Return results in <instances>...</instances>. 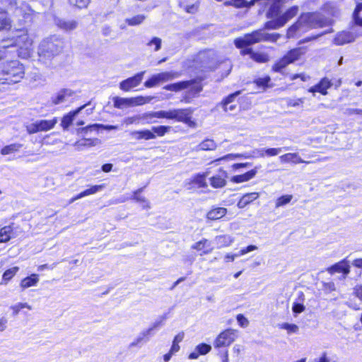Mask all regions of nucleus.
Listing matches in <instances>:
<instances>
[{"label": "nucleus", "instance_id": "obj_1", "mask_svg": "<svg viewBox=\"0 0 362 362\" xmlns=\"http://www.w3.org/2000/svg\"><path fill=\"white\" fill-rule=\"evenodd\" d=\"M281 37L279 33H267L263 29L255 30L250 33L245 34L243 37H237L234 40V45L238 49H242V55L253 54L252 48L246 47L255 45L261 42H276Z\"/></svg>", "mask_w": 362, "mask_h": 362}, {"label": "nucleus", "instance_id": "obj_2", "mask_svg": "<svg viewBox=\"0 0 362 362\" xmlns=\"http://www.w3.org/2000/svg\"><path fill=\"white\" fill-rule=\"evenodd\" d=\"M324 25L320 16L315 13H306L301 14L297 21L287 30V37H294L298 33H304L308 30L321 28Z\"/></svg>", "mask_w": 362, "mask_h": 362}, {"label": "nucleus", "instance_id": "obj_3", "mask_svg": "<svg viewBox=\"0 0 362 362\" xmlns=\"http://www.w3.org/2000/svg\"><path fill=\"white\" fill-rule=\"evenodd\" d=\"M25 75V68L18 60H11L0 64V81L3 83H16Z\"/></svg>", "mask_w": 362, "mask_h": 362}, {"label": "nucleus", "instance_id": "obj_4", "mask_svg": "<svg viewBox=\"0 0 362 362\" xmlns=\"http://www.w3.org/2000/svg\"><path fill=\"white\" fill-rule=\"evenodd\" d=\"M63 47L64 42L59 37L54 35L44 39L38 47L40 60L47 63L62 51Z\"/></svg>", "mask_w": 362, "mask_h": 362}, {"label": "nucleus", "instance_id": "obj_5", "mask_svg": "<svg viewBox=\"0 0 362 362\" xmlns=\"http://www.w3.org/2000/svg\"><path fill=\"white\" fill-rule=\"evenodd\" d=\"M18 33V35L9 40H4L1 47L3 48L13 46L18 47L21 49H25L28 53V49L33 44V40L30 38L26 31L20 30Z\"/></svg>", "mask_w": 362, "mask_h": 362}, {"label": "nucleus", "instance_id": "obj_6", "mask_svg": "<svg viewBox=\"0 0 362 362\" xmlns=\"http://www.w3.org/2000/svg\"><path fill=\"white\" fill-rule=\"evenodd\" d=\"M0 3L11 9H14L17 13L23 16L25 20L29 18L34 12L33 10L27 4L21 2V0H0Z\"/></svg>", "mask_w": 362, "mask_h": 362}, {"label": "nucleus", "instance_id": "obj_7", "mask_svg": "<svg viewBox=\"0 0 362 362\" xmlns=\"http://www.w3.org/2000/svg\"><path fill=\"white\" fill-rule=\"evenodd\" d=\"M57 123V119L56 117L52 119L37 120L35 122L28 124L26 127V129L30 134H35L38 132H46L54 128Z\"/></svg>", "mask_w": 362, "mask_h": 362}, {"label": "nucleus", "instance_id": "obj_8", "mask_svg": "<svg viewBox=\"0 0 362 362\" xmlns=\"http://www.w3.org/2000/svg\"><path fill=\"white\" fill-rule=\"evenodd\" d=\"M237 338V330L228 329L220 333L214 341L215 348L230 346Z\"/></svg>", "mask_w": 362, "mask_h": 362}, {"label": "nucleus", "instance_id": "obj_9", "mask_svg": "<svg viewBox=\"0 0 362 362\" xmlns=\"http://www.w3.org/2000/svg\"><path fill=\"white\" fill-rule=\"evenodd\" d=\"M192 112V108L173 109L171 110V119L183 122L192 127L194 124V122L191 120Z\"/></svg>", "mask_w": 362, "mask_h": 362}, {"label": "nucleus", "instance_id": "obj_10", "mask_svg": "<svg viewBox=\"0 0 362 362\" xmlns=\"http://www.w3.org/2000/svg\"><path fill=\"white\" fill-rule=\"evenodd\" d=\"M75 95V92L69 88H62L51 98V102L53 105H57L69 100Z\"/></svg>", "mask_w": 362, "mask_h": 362}, {"label": "nucleus", "instance_id": "obj_11", "mask_svg": "<svg viewBox=\"0 0 362 362\" xmlns=\"http://www.w3.org/2000/svg\"><path fill=\"white\" fill-rule=\"evenodd\" d=\"M145 71H141L132 77L121 81L119 83V88L124 91H129L132 88L136 87L141 83Z\"/></svg>", "mask_w": 362, "mask_h": 362}, {"label": "nucleus", "instance_id": "obj_12", "mask_svg": "<svg viewBox=\"0 0 362 362\" xmlns=\"http://www.w3.org/2000/svg\"><path fill=\"white\" fill-rule=\"evenodd\" d=\"M331 86V81L327 78H323L317 84L310 87L308 89V92L313 93V94H315L316 92H318L322 95H325L327 94V89H329Z\"/></svg>", "mask_w": 362, "mask_h": 362}, {"label": "nucleus", "instance_id": "obj_13", "mask_svg": "<svg viewBox=\"0 0 362 362\" xmlns=\"http://www.w3.org/2000/svg\"><path fill=\"white\" fill-rule=\"evenodd\" d=\"M356 35L349 31L339 33L334 39V43L337 45H343L355 40Z\"/></svg>", "mask_w": 362, "mask_h": 362}, {"label": "nucleus", "instance_id": "obj_14", "mask_svg": "<svg viewBox=\"0 0 362 362\" xmlns=\"http://www.w3.org/2000/svg\"><path fill=\"white\" fill-rule=\"evenodd\" d=\"M279 160L282 163H291L293 164L298 163H310V161H305L303 160L297 153H285L279 157Z\"/></svg>", "mask_w": 362, "mask_h": 362}, {"label": "nucleus", "instance_id": "obj_15", "mask_svg": "<svg viewBox=\"0 0 362 362\" xmlns=\"http://www.w3.org/2000/svg\"><path fill=\"white\" fill-rule=\"evenodd\" d=\"M103 188H104V185H98L91 186L90 188H88V189L81 192V193L78 194L76 196L72 197L69 201V204H72L76 200H78V199H81L83 197H85L86 196L94 194L97 193L98 192L101 191Z\"/></svg>", "mask_w": 362, "mask_h": 362}, {"label": "nucleus", "instance_id": "obj_16", "mask_svg": "<svg viewBox=\"0 0 362 362\" xmlns=\"http://www.w3.org/2000/svg\"><path fill=\"white\" fill-rule=\"evenodd\" d=\"M194 83V80L182 81L175 83L166 85L163 87L164 90L178 92L182 90L186 89L191 86Z\"/></svg>", "mask_w": 362, "mask_h": 362}, {"label": "nucleus", "instance_id": "obj_17", "mask_svg": "<svg viewBox=\"0 0 362 362\" xmlns=\"http://www.w3.org/2000/svg\"><path fill=\"white\" fill-rule=\"evenodd\" d=\"M57 25L65 30V31H71L75 30L78 26V22L75 20H66V19H57L56 20Z\"/></svg>", "mask_w": 362, "mask_h": 362}, {"label": "nucleus", "instance_id": "obj_18", "mask_svg": "<svg viewBox=\"0 0 362 362\" xmlns=\"http://www.w3.org/2000/svg\"><path fill=\"white\" fill-rule=\"evenodd\" d=\"M87 105H83L78 107L77 110L70 112L67 115H64L62 117L61 125L64 129H67L68 127L72 123L74 117L81 112L82 109H83Z\"/></svg>", "mask_w": 362, "mask_h": 362}, {"label": "nucleus", "instance_id": "obj_19", "mask_svg": "<svg viewBox=\"0 0 362 362\" xmlns=\"http://www.w3.org/2000/svg\"><path fill=\"white\" fill-rule=\"evenodd\" d=\"M259 197L258 192H251L244 194L238 202V207L243 209Z\"/></svg>", "mask_w": 362, "mask_h": 362}, {"label": "nucleus", "instance_id": "obj_20", "mask_svg": "<svg viewBox=\"0 0 362 362\" xmlns=\"http://www.w3.org/2000/svg\"><path fill=\"white\" fill-rule=\"evenodd\" d=\"M291 149V147L285 146L283 148H262L258 150L259 156H275L279 154L282 150L288 151Z\"/></svg>", "mask_w": 362, "mask_h": 362}, {"label": "nucleus", "instance_id": "obj_21", "mask_svg": "<svg viewBox=\"0 0 362 362\" xmlns=\"http://www.w3.org/2000/svg\"><path fill=\"white\" fill-rule=\"evenodd\" d=\"M328 271L330 273L342 272L344 275H347L350 272L349 265L347 264L346 259H344L329 268Z\"/></svg>", "mask_w": 362, "mask_h": 362}, {"label": "nucleus", "instance_id": "obj_22", "mask_svg": "<svg viewBox=\"0 0 362 362\" xmlns=\"http://www.w3.org/2000/svg\"><path fill=\"white\" fill-rule=\"evenodd\" d=\"M189 0H179V6L185 12L194 14L198 11L199 4L198 1L189 4Z\"/></svg>", "mask_w": 362, "mask_h": 362}, {"label": "nucleus", "instance_id": "obj_23", "mask_svg": "<svg viewBox=\"0 0 362 362\" xmlns=\"http://www.w3.org/2000/svg\"><path fill=\"white\" fill-rule=\"evenodd\" d=\"M227 173L223 171L221 175L213 176L210 178V184L214 188H221L226 185V177Z\"/></svg>", "mask_w": 362, "mask_h": 362}, {"label": "nucleus", "instance_id": "obj_24", "mask_svg": "<svg viewBox=\"0 0 362 362\" xmlns=\"http://www.w3.org/2000/svg\"><path fill=\"white\" fill-rule=\"evenodd\" d=\"M134 98H124L120 97H115L113 98L114 107L122 109L124 107L132 106L134 104ZM136 100H142V98H136Z\"/></svg>", "mask_w": 362, "mask_h": 362}, {"label": "nucleus", "instance_id": "obj_25", "mask_svg": "<svg viewBox=\"0 0 362 362\" xmlns=\"http://www.w3.org/2000/svg\"><path fill=\"white\" fill-rule=\"evenodd\" d=\"M153 335L151 333V329H145L139 333V336L129 344V347L132 348L141 344L143 341L146 342L148 340V337Z\"/></svg>", "mask_w": 362, "mask_h": 362}, {"label": "nucleus", "instance_id": "obj_26", "mask_svg": "<svg viewBox=\"0 0 362 362\" xmlns=\"http://www.w3.org/2000/svg\"><path fill=\"white\" fill-rule=\"evenodd\" d=\"M257 173V169H252L244 174L235 175L231 178V181L235 183H240L248 181L253 178Z\"/></svg>", "mask_w": 362, "mask_h": 362}, {"label": "nucleus", "instance_id": "obj_27", "mask_svg": "<svg viewBox=\"0 0 362 362\" xmlns=\"http://www.w3.org/2000/svg\"><path fill=\"white\" fill-rule=\"evenodd\" d=\"M192 248L198 251L203 250L204 254H209L212 251V248L211 247V243L206 238H204L200 241L194 243L192 246Z\"/></svg>", "mask_w": 362, "mask_h": 362}, {"label": "nucleus", "instance_id": "obj_28", "mask_svg": "<svg viewBox=\"0 0 362 362\" xmlns=\"http://www.w3.org/2000/svg\"><path fill=\"white\" fill-rule=\"evenodd\" d=\"M304 53L305 51L302 47H298L288 52L284 57L286 58L288 63L291 64L298 60Z\"/></svg>", "mask_w": 362, "mask_h": 362}, {"label": "nucleus", "instance_id": "obj_29", "mask_svg": "<svg viewBox=\"0 0 362 362\" xmlns=\"http://www.w3.org/2000/svg\"><path fill=\"white\" fill-rule=\"evenodd\" d=\"M217 145L213 139H206L197 145L194 150L199 151H214L216 148Z\"/></svg>", "mask_w": 362, "mask_h": 362}, {"label": "nucleus", "instance_id": "obj_30", "mask_svg": "<svg viewBox=\"0 0 362 362\" xmlns=\"http://www.w3.org/2000/svg\"><path fill=\"white\" fill-rule=\"evenodd\" d=\"M258 0H230L226 1V6H233L235 8L250 7L255 4Z\"/></svg>", "mask_w": 362, "mask_h": 362}, {"label": "nucleus", "instance_id": "obj_31", "mask_svg": "<svg viewBox=\"0 0 362 362\" xmlns=\"http://www.w3.org/2000/svg\"><path fill=\"white\" fill-rule=\"evenodd\" d=\"M227 212V209L223 207H218L210 210L206 215L208 219L217 220L223 217Z\"/></svg>", "mask_w": 362, "mask_h": 362}, {"label": "nucleus", "instance_id": "obj_32", "mask_svg": "<svg viewBox=\"0 0 362 362\" xmlns=\"http://www.w3.org/2000/svg\"><path fill=\"white\" fill-rule=\"evenodd\" d=\"M98 139H83L74 143V146L77 151H82L86 147L94 146L97 144Z\"/></svg>", "mask_w": 362, "mask_h": 362}, {"label": "nucleus", "instance_id": "obj_33", "mask_svg": "<svg viewBox=\"0 0 362 362\" xmlns=\"http://www.w3.org/2000/svg\"><path fill=\"white\" fill-rule=\"evenodd\" d=\"M156 76L160 83H164L178 78L180 74L176 71H164L156 74Z\"/></svg>", "mask_w": 362, "mask_h": 362}, {"label": "nucleus", "instance_id": "obj_34", "mask_svg": "<svg viewBox=\"0 0 362 362\" xmlns=\"http://www.w3.org/2000/svg\"><path fill=\"white\" fill-rule=\"evenodd\" d=\"M215 242L218 248L230 246L233 242V238L229 235H218L215 238Z\"/></svg>", "mask_w": 362, "mask_h": 362}, {"label": "nucleus", "instance_id": "obj_35", "mask_svg": "<svg viewBox=\"0 0 362 362\" xmlns=\"http://www.w3.org/2000/svg\"><path fill=\"white\" fill-rule=\"evenodd\" d=\"M299 11V8L298 6H293L288 8L282 15L279 16L281 21L284 22V25L290 21L291 18H293L294 16H296Z\"/></svg>", "mask_w": 362, "mask_h": 362}, {"label": "nucleus", "instance_id": "obj_36", "mask_svg": "<svg viewBox=\"0 0 362 362\" xmlns=\"http://www.w3.org/2000/svg\"><path fill=\"white\" fill-rule=\"evenodd\" d=\"M39 281L38 275L33 274L30 276H27L24 278L21 282V286L25 289L28 288L30 286H35L37 283Z\"/></svg>", "mask_w": 362, "mask_h": 362}, {"label": "nucleus", "instance_id": "obj_37", "mask_svg": "<svg viewBox=\"0 0 362 362\" xmlns=\"http://www.w3.org/2000/svg\"><path fill=\"white\" fill-rule=\"evenodd\" d=\"M146 18L144 14H138L131 18L125 19V22L129 26H136L141 25Z\"/></svg>", "mask_w": 362, "mask_h": 362}, {"label": "nucleus", "instance_id": "obj_38", "mask_svg": "<svg viewBox=\"0 0 362 362\" xmlns=\"http://www.w3.org/2000/svg\"><path fill=\"white\" fill-rule=\"evenodd\" d=\"M146 118H166L171 119V110L168 111L160 110L157 112H151L146 114Z\"/></svg>", "mask_w": 362, "mask_h": 362}, {"label": "nucleus", "instance_id": "obj_39", "mask_svg": "<svg viewBox=\"0 0 362 362\" xmlns=\"http://www.w3.org/2000/svg\"><path fill=\"white\" fill-rule=\"evenodd\" d=\"M13 232L11 226H6L0 230V243H6L11 238V233Z\"/></svg>", "mask_w": 362, "mask_h": 362}, {"label": "nucleus", "instance_id": "obj_40", "mask_svg": "<svg viewBox=\"0 0 362 362\" xmlns=\"http://www.w3.org/2000/svg\"><path fill=\"white\" fill-rule=\"evenodd\" d=\"M284 25V22L281 21L280 16H279L277 18L269 21L265 23L264 24V28L266 29H272V30H276L279 29V28H281Z\"/></svg>", "mask_w": 362, "mask_h": 362}, {"label": "nucleus", "instance_id": "obj_41", "mask_svg": "<svg viewBox=\"0 0 362 362\" xmlns=\"http://www.w3.org/2000/svg\"><path fill=\"white\" fill-rule=\"evenodd\" d=\"M143 189H139L134 192L133 199L136 200L137 202L141 203L143 209H149L150 204L149 202L146 199V198L141 195L140 193L142 192Z\"/></svg>", "mask_w": 362, "mask_h": 362}, {"label": "nucleus", "instance_id": "obj_42", "mask_svg": "<svg viewBox=\"0 0 362 362\" xmlns=\"http://www.w3.org/2000/svg\"><path fill=\"white\" fill-rule=\"evenodd\" d=\"M240 93V91H236L232 94H230L226 98H225L218 105H221L224 111H228V105L233 103L235 100V98Z\"/></svg>", "mask_w": 362, "mask_h": 362}, {"label": "nucleus", "instance_id": "obj_43", "mask_svg": "<svg viewBox=\"0 0 362 362\" xmlns=\"http://www.w3.org/2000/svg\"><path fill=\"white\" fill-rule=\"evenodd\" d=\"M100 128L105 129L107 130H112V129H116L117 127L116 126H113V125H104V124H90L86 127L82 128L81 131L87 132L88 130H90V131L98 130Z\"/></svg>", "mask_w": 362, "mask_h": 362}, {"label": "nucleus", "instance_id": "obj_44", "mask_svg": "<svg viewBox=\"0 0 362 362\" xmlns=\"http://www.w3.org/2000/svg\"><path fill=\"white\" fill-rule=\"evenodd\" d=\"M22 147V144H12L8 146H4L1 150V153L2 155H8L12 153L18 151L19 149Z\"/></svg>", "mask_w": 362, "mask_h": 362}, {"label": "nucleus", "instance_id": "obj_45", "mask_svg": "<svg viewBox=\"0 0 362 362\" xmlns=\"http://www.w3.org/2000/svg\"><path fill=\"white\" fill-rule=\"evenodd\" d=\"M293 199L292 194L282 195L276 199L275 202V207L279 208L288 204Z\"/></svg>", "mask_w": 362, "mask_h": 362}, {"label": "nucleus", "instance_id": "obj_46", "mask_svg": "<svg viewBox=\"0 0 362 362\" xmlns=\"http://www.w3.org/2000/svg\"><path fill=\"white\" fill-rule=\"evenodd\" d=\"M288 64V62L286 58L284 56L281 59H280L278 62H276L272 66V70L274 72H280L283 69L286 67Z\"/></svg>", "mask_w": 362, "mask_h": 362}, {"label": "nucleus", "instance_id": "obj_47", "mask_svg": "<svg viewBox=\"0 0 362 362\" xmlns=\"http://www.w3.org/2000/svg\"><path fill=\"white\" fill-rule=\"evenodd\" d=\"M251 59L258 63H266L269 60L268 54L255 52H253Z\"/></svg>", "mask_w": 362, "mask_h": 362}, {"label": "nucleus", "instance_id": "obj_48", "mask_svg": "<svg viewBox=\"0 0 362 362\" xmlns=\"http://www.w3.org/2000/svg\"><path fill=\"white\" fill-rule=\"evenodd\" d=\"M151 129L156 136H163L166 133L170 132L171 127L161 125L158 127H153Z\"/></svg>", "mask_w": 362, "mask_h": 362}, {"label": "nucleus", "instance_id": "obj_49", "mask_svg": "<svg viewBox=\"0 0 362 362\" xmlns=\"http://www.w3.org/2000/svg\"><path fill=\"white\" fill-rule=\"evenodd\" d=\"M206 173L198 174L194 176L193 182L198 185L199 187H206L207 184L206 182Z\"/></svg>", "mask_w": 362, "mask_h": 362}, {"label": "nucleus", "instance_id": "obj_50", "mask_svg": "<svg viewBox=\"0 0 362 362\" xmlns=\"http://www.w3.org/2000/svg\"><path fill=\"white\" fill-rule=\"evenodd\" d=\"M362 11V3L356 5L353 13V18L356 25L362 26V18L359 16V13Z\"/></svg>", "mask_w": 362, "mask_h": 362}, {"label": "nucleus", "instance_id": "obj_51", "mask_svg": "<svg viewBox=\"0 0 362 362\" xmlns=\"http://www.w3.org/2000/svg\"><path fill=\"white\" fill-rule=\"evenodd\" d=\"M250 157L251 156L247 155V153H245V154L230 153V154H228L225 156H223V157L217 159L216 161L233 160L234 158H250Z\"/></svg>", "mask_w": 362, "mask_h": 362}, {"label": "nucleus", "instance_id": "obj_52", "mask_svg": "<svg viewBox=\"0 0 362 362\" xmlns=\"http://www.w3.org/2000/svg\"><path fill=\"white\" fill-rule=\"evenodd\" d=\"M167 319V315L166 314H164L161 316L159 317V318L156 320L152 325L151 326L148 328L147 329H151V333H153V331L155 329H157L161 326H163L164 325V322L165 321V320Z\"/></svg>", "mask_w": 362, "mask_h": 362}, {"label": "nucleus", "instance_id": "obj_53", "mask_svg": "<svg viewBox=\"0 0 362 362\" xmlns=\"http://www.w3.org/2000/svg\"><path fill=\"white\" fill-rule=\"evenodd\" d=\"M18 270L19 267H13L6 270L3 274V279L5 281H9L18 272Z\"/></svg>", "mask_w": 362, "mask_h": 362}, {"label": "nucleus", "instance_id": "obj_54", "mask_svg": "<svg viewBox=\"0 0 362 362\" xmlns=\"http://www.w3.org/2000/svg\"><path fill=\"white\" fill-rule=\"evenodd\" d=\"M281 328L287 330L288 334L297 333L298 332V327L295 324H289L287 322L281 325Z\"/></svg>", "mask_w": 362, "mask_h": 362}, {"label": "nucleus", "instance_id": "obj_55", "mask_svg": "<svg viewBox=\"0 0 362 362\" xmlns=\"http://www.w3.org/2000/svg\"><path fill=\"white\" fill-rule=\"evenodd\" d=\"M271 81L269 76H265L264 78H258L254 81V83L260 88H265L268 87V83Z\"/></svg>", "mask_w": 362, "mask_h": 362}, {"label": "nucleus", "instance_id": "obj_56", "mask_svg": "<svg viewBox=\"0 0 362 362\" xmlns=\"http://www.w3.org/2000/svg\"><path fill=\"white\" fill-rule=\"evenodd\" d=\"M11 28V21L6 16H0V30H8Z\"/></svg>", "mask_w": 362, "mask_h": 362}, {"label": "nucleus", "instance_id": "obj_57", "mask_svg": "<svg viewBox=\"0 0 362 362\" xmlns=\"http://www.w3.org/2000/svg\"><path fill=\"white\" fill-rule=\"evenodd\" d=\"M305 98H297V99H292V98H288L286 100L287 105L289 107H298L301 106L304 103Z\"/></svg>", "mask_w": 362, "mask_h": 362}, {"label": "nucleus", "instance_id": "obj_58", "mask_svg": "<svg viewBox=\"0 0 362 362\" xmlns=\"http://www.w3.org/2000/svg\"><path fill=\"white\" fill-rule=\"evenodd\" d=\"M159 83H160V82L158 81V78L156 74H154L149 79H148L147 81H145L144 86L146 88H152V87L157 86Z\"/></svg>", "mask_w": 362, "mask_h": 362}, {"label": "nucleus", "instance_id": "obj_59", "mask_svg": "<svg viewBox=\"0 0 362 362\" xmlns=\"http://www.w3.org/2000/svg\"><path fill=\"white\" fill-rule=\"evenodd\" d=\"M69 1L70 4L82 8H86L88 5L90 0H69Z\"/></svg>", "mask_w": 362, "mask_h": 362}, {"label": "nucleus", "instance_id": "obj_60", "mask_svg": "<svg viewBox=\"0 0 362 362\" xmlns=\"http://www.w3.org/2000/svg\"><path fill=\"white\" fill-rule=\"evenodd\" d=\"M211 349V346L206 344H201L196 346V351L202 355L209 353Z\"/></svg>", "mask_w": 362, "mask_h": 362}, {"label": "nucleus", "instance_id": "obj_61", "mask_svg": "<svg viewBox=\"0 0 362 362\" xmlns=\"http://www.w3.org/2000/svg\"><path fill=\"white\" fill-rule=\"evenodd\" d=\"M161 42H162V40L160 38L154 37L151 41H149L147 43V45L148 46L154 45L155 46L154 50L158 51L161 47Z\"/></svg>", "mask_w": 362, "mask_h": 362}, {"label": "nucleus", "instance_id": "obj_62", "mask_svg": "<svg viewBox=\"0 0 362 362\" xmlns=\"http://www.w3.org/2000/svg\"><path fill=\"white\" fill-rule=\"evenodd\" d=\"M238 325L242 327H247L249 325V320L243 315L238 314L236 317Z\"/></svg>", "mask_w": 362, "mask_h": 362}, {"label": "nucleus", "instance_id": "obj_63", "mask_svg": "<svg viewBox=\"0 0 362 362\" xmlns=\"http://www.w3.org/2000/svg\"><path fill=\"white\" fill-rule=\"evenodd\" d=\"M279 8L275 5H272L270 6L269 11L267 13V17L268 18H272L276 16L278 14Z\"/></svg>", "mask_w": 362, "mask_h": 362}, {"label": "nucleus", "instance_id": "obj_64", "mask_svg": "<svg viewBox=\"0 0 362 362\" xmlns=\"http://www.w3.org/2000/svg\"><path fill=\"white\" fill-rule=\"evenodd\" d=\"M304 310H305V306L301 303H294L292 306V310L296 315L303 312Z\"/></svg>", "mask_w": 362, "mask_h": 362}]
</instances>
